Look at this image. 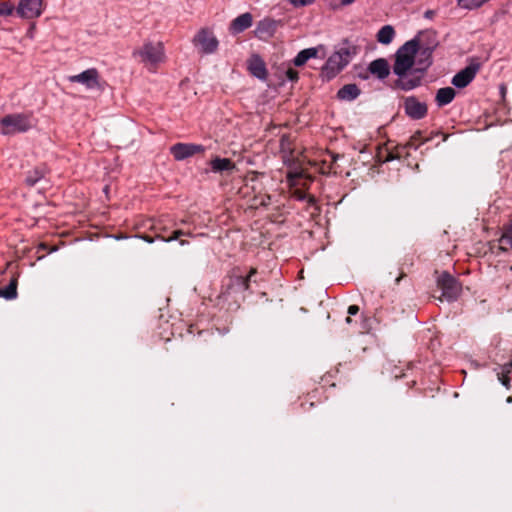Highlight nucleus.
Instances as JSON below:
<instances>
[{
  "instance_id": "obj_1",
  "label": "nucleus",
  "mask_w": 512,
  "mask_h": 512,
  "mask_svg": "<svg viewBox=\"0 0 512 512\" xmlns=\"http://www.w3.org/2000/svg\"><path fill=\"white\" fill-rule=\"evenodd\" d=\"M358 53L357 46L345 40L342 46L336 50L326 61L321 69L323 80L330 81L338 75Z\"/></svg>"
},
{
  "instance_id": "obj_2",
  "label": "nucleus",
  "mask_w": 512,
  "mask_h": 512,
  "mask_svg": "<svg viewBox=\"0 0 512 512\" xmlns=\"http://www.w3.org/2000/svg\"><path fill=\"white\" fill-rule=\"evenodd\" d=\"M420 49L419 35L403 44L395 54V62L393 72L397 76L406 74L409 70L414 69V65L420 57L418 54Z\"/></svg>"
},
{
  "instance_id": "obj_3",
  "label": "nucleus",
  "mask_w": 512,
  "mask_h": 512,
  "mask_svg": "<svg viewBox=\"0 0 512 512\" xmlns=\"http://www.w3.org/2000/svg\"><path fill=\"white\" fill-rule=\"evenodd\" d=\"M431 51L426 48L420 52L417 67L409 70L406 74L398 76L395 87L404 91L412 90L421 85V80L426 69L431 65Z\"/></svg>"
},
{
  "instance_id": "obj_4",
  "label": "nucleus",
  "mask_w": 512,
  "mask_h": 512,
  "mask_svg": "<svg viewBox=\"0 0 512 512\" xmlns=\"http://www.w3.org/2000/svg\"><path fill=\"white\" fill-rule=\"evenodd\" d=\"M134 56L139 57L150 70H155L157 66L165 60V50L162 42H145L141 48L133 52Z\"/></svg>"
},
{
  "instance_id": "obj_5",
  "label": "nucleus",
  "mask_w": 512,
  "mask_h": 512,
  "mask_svg": "<svg viewBox=\"0 0 512 512\" xmlns=\"http://www.w3.org/2000/svg\"><path fill=\"white\" fill-rule=\"evenodd\" d=\"M257 274L256 268H251L246 276L242 275H231L228 277L224 284L221 295L225 298L230 296L236 298L237 295L243 294L250 287L252 277Z\"/></svg>"
},
{
  "instance_id": "obj_6",
  "label": "nucleus",
  "mask_w": 512,
  "mask_h": 512,
  "mask_svg": "<svg viewBox=\"0 0 512 512\" xmlns=\"http://www.w3.org/2000/svg\"><path fill=\"white\" fill-rule=\"evenodd\" d=\"M3 134H15L26 132L32 128V116L30 114H9L0 121Z\"/></svg>"
},
{
  "instance_id": "obj_7",
  "label": "nucleus",
  "mask_w": 512,
  "mask_h": 512,
  "mask_svg": "<svg viewBox=\"0 0 512 512\" xmlns=\"http://www.w3.org/2000/svg\"><path fill=\"white\" fill-rule=\"evenodd\" d=\"M437 286L442 291L441 296L437 298L440 301L444 299L449 302L455 301L462 290L461 283L448 272H442L437 277Z\"/></svg>"
},
{
  "instance_id": "obj_8",
  "label": "nucleus",
  "mask_w": 512,
  "mask_h": 512,
  "mask_svg": "<svg viewBox=\"0 0 512 512\" xmlns=\"http://www.w3.org/2000/svg\"><path fill=\"white\" fill-rule=\"evenodd\" d=\"M68 80L71 83L82 84L88 90H104L105 81L101 79V76L96 68H90L79 74L71 75L68 77Z\"/></svg>"
},
{
  "instance_id": "obj_9",
  "label": "nucleus",
  "mask_w": 512,
  "mask_h": 512,
  "mask_svg": "<svg viewBox=\"0 0 512 512\" xmlns=\"http://www.w3.org/2000/svg\"><path fill=\"white\" fill-rule=\"evenodd\" d=\"M196 47H200L201 52L205 54L214 53L218 48V40L213 32L208 28H202L193 38Z\"/></svg>"
},
{
  "instance_id": "obj_10",
  "label": "nucleus",
  "mask_w": 512,
  "mask_h": 512,
  "mask_svg": "<svg viewBox=\"0 0 512 512\" xmlns=\"http://www.w3.org/2000/svg\"><path fill=\"white\" fill-rule=\"evenodd\" d=\"M43 12V0H20L16 13L21 18H38Z\"/></svg>"
},
{
  "instance_id": "obj_11",
  "label": "nucleus",
  "mask_w": 512,
  "mask_h": 512,
  "mask_svg": "<svg viewBox=\"0 0 512 512\" xmlns=\"http://www.w3.org/2000/svg\"><path fill=\"white\" fill-rule=\"evenodd\" d=\"M205 147L200 144L193 143H176L170 148V153L178 160H184L198 153H203Z\"/></svg>"
},
{
  "instance_id": "obj_12",
  "label": "nucleus",
  "mask_w": 512,
  "mask_h": 512,
  "mask_svg": "<svg viewBox=\"0 0 512 512\" xmlns=\"http://www.w3.org/2000/svg\"><path fill=\"white\" fill-rule=\"evenodd\" d=\"M280 26H282L281 20L266 17L257 23L254 33L259 39L268 40L275 35Z\"/></svg>"
},
{
  "instance_id": "obj_13",
  "label": "nucleus",
  "mask_w": 512,
  "mask_h": 512,
  "mask_svg": "<svg viewBox=\"0 0 512 512\" xmlns=\"http://www.w3.org/2000/svg\"><path fill=\"white\" fill-rule=\"evenodd\" d=\"M404 111L414 120L423 119L428 112L427 105L420 102L415 96H409L404 99Z\"/></svg>"
},
{
  "instance_id": "obj_14",
  "label": "nucleus",
  "mask_w": 512,
  "mask_h": 512,
  "mask_svg": "<svg viewBox=\"0 0 512 512\" xmlns=\"http://www.w3.org/2000/svg\"><path fill=\"white\" fill-rule=\"evenodd\" d=\"M153 230L155 231V238L161 239L165 242H171L173 240H179L180 245H186L188 242L186 240L180 239L182 236L188 235L187 232L176 229L168 234V229L165 226H162L160 223L153 225Z\"/></svg>"
},
{
  "instance_id": "obj_15",
  "label": "nucleus",
  "mask_w": 512,
  "mask_h": 512,
  "mask_svg": "<svg viewBox=\"0 0 512 512\" xmlns=\"http://www.w3.org/2000/svg\"><path fill=\"white\" fill-rule=\"evenodd\" d=\"M476 72L477 67L469 65L454 75L452 78V84L457 88H465L475 78Z\"/></svg>"
},
{
  "instance_id": "obj_16",
  "label": "nucleus",
  "mask_w": 512,
  "mask_h": 512,
  "mask_svg": "<svg viewBox=\"0 0 512 512\" xmlns=\"http://www.w3.org/2000/svg\"><path fill=\"white\" fill-rule=\"evenodd\" d=\"M253 23V16L251 13L246 12L236 17L230 23L229 30L232 34H239L250 28Z\"/></svg>"
},
{
  "instance_id": "obj_17",
  "label": "nucleus",
  "mask_w": 512,
  "mask_h": 512,
  "mask_svg": "<svg viewBox=\"0 0 512 512\" xmlns=\"http://www.w3.org/2000/svg\"><path fill=\"white\" fill-rule=\"evenodd\" d=\"M426 140H422V133L420 131H417L414 133L409 141L407 142L406 146L404 147H396L395 150H392L388 153L385 161H391L394 159H399L401 157V150H403L406 147L417 149L420 144L424 143Z\"/></svg>"
},
{
  "instance_id": "obj_18",
  "label": "nucleus",
  "mask_w": 512,
  "mask_h": 512,
  "mask_svg": "<svg viewBox=\"0 0 512 512\" xmlns=\"http://www.w3.org/2000/svg\"><path fill=\"white\" fill-rule=\"evenodd\" d=\"M248 70L253 76L261 80H265L267 78L268 72L266 69L265 62L258 55H253L249 59Z\"/></svg>"
},
{
  "instance_id": "obj_19",
  "label": "nucleus",
  "mask_w": 512,
  "mask_h": 512,
  "mask_svg": "<svg viewBox=\"0 0 512 512\" xmlns=\"http://www.w3.org/2000/svg\"><path fill=\"white\" fill-rule=\"evenodd\" d=\"M368 71L381 80L385 79L390 74L389 63L384 58H378L369 64Z\"/></svg>"
},
{
  "instance_id": "obj_20",
  "label": "nucleus",
  "mask_w": 512,
  "mask_h": 512,
  "mask_svg": "<svg viewBox=\"0 0 512 512\" xmlns=\"http://www.w3.org/2000/svg\"><path fill=\"white\" fill-rule=\"evenodd\" d=\"M497 242V244L492 245V250L497 249L501 252L512 251V222L504 227L503 233Z\"/></svg>"
},
{
  "instance_id": "obj_21",
  "label": "nucleus",
  "mask_w": 512,
  "mask_h": 512,
  "mask_svg": "<svg viewBox=\"0 0 512 512\" xmlns=\"http://www.w3.org/2000/svg\"><path fill=\"white\" fill-rule=\"evenodd\" d=\"M211 170L215 173L232 172L235 170V163L229 158L215 157L210 162Z\"/></svg>"
},
{
  "instance_id": "obj_22",
  "label": "nucleus",
  "mask_w": 512,
  "mask_h": 512,
  "mask_svg": "<svg viewBox=\"0 0 512 512\" xmlns=\"http://www.w3.org/2000/svg\"><path fill=\"white\" fill-rule=\"evenodd\" d=\"M456 92L452 87L440 88L436 92L435 101L438 107L450 104L455 98Z\"/></svg>"
},
{
  "instance_id": "obj_23",
  "label": "nucleus",
  "mask_w": 512,
  "mask_h": 512,
  "mask_svg": "<svg viewBox=\"0 0 512 512\" xmlns=\"http://www.w3.org/2000/svg\"><path fill=\"white\" fill-rule=\"evenodd\" d=\"M361 93V90L356 84H346L340 88L337 92V97L344 101H353Z\"/></svg>"
},
{
  "instance_id": "obj_24",
  "label": "nucleus",
  "mask_w": 512,
  "mask_h": 512,
  "mask_svg": "<svg viewBox=\"0 0 512 512\" xmlns=\"http://www.w3.org/2000/svg\"><path fill=\"white\" fill-rule=\"evenodd\" d=\"M319 48H322V46L301 50L293 60L294 65L300 67L303 66L309 59L316 58Z\"/></svg>"
},
{
  "instance_id": "obj_25",
  "label": "nucleus",
  "mask_w": 512,
  "mask_h": 512,
  "mask_svg": "<svg viewBox=\"0 0 512 512\" xmlns=\"http://www.w3.org/2000/svg\"><path fill=\"white\" fill-rule=\"evenodd\" d=\"M18 278L13 276L5 288H0V297L12 300L17 297Z\"/></svg>"
},
{
  "instance_id": "obj_26",
  "label": "nucleus",
  "mask_w": 512,
  "mask_h": 512,
  "mask_svg": "<svg viewBox=\"0 0 512 512\" xmlns=\"http://www.w3.org/2000/svg\"><path fill=\"white\" fill-rule=\"evenodd\" d=\"M395 36V30L391 25L383 26L377 33V40L382 44H390Z\"/></svg>"
},
{
  "instance_id": "obj_27",
  "label": "nucleus",
  "mask_w": 512,
  "mask_h": 512,
  "mask_svg": "<svg viewBox=\"0 0 512 512\" xmlns=\"http://www.w3.org/2000/svg\"><path fill=\"white\" fill-rule=\"evenodd\" d=\"M271 201V196L267 193H261L259 191L258 193H255L253 198L251 199L250 207L253 209H258L260 207H267L269 206Z\"/></svg>"
},
{
  "instance_id": "obj_28",
  "label": "nucleus",
  "mask_w": 512,
  "mask_h": 512,
  "mask_svg": "<svg viewBox=\"0 0 512 512\" xmlns=\"http://www.w3.org/2000/svg\"><path fill=\"white\" fill-rule=\"evenodd\" d=\"M16 11L15 6L7 1H0V15L10 16Z\"/></svg>"
},
{
  "instance_id": "obj_29",
  "label": "nucleus",
  "mask_w": 512,
  "mask_h": 512,
  "mask_svg": "<svg viewBox=\"0 0 512 512\" xmlns=\"http://www.w3.org/2000/svg\"><path fill=\"white\" fill-rule=\"evenodd\" d=\"M286 77L292 81V82H296L299 78V74H298V71L293 69V68H289L287 71H286Z\"/></svg>"
},
{
  "instance_id": "obj_30",
  "label": "nucleus",
  "mask_w": 512,
  "mask_h": 512,
  "mask_svg": "<svg viewBox=\"0 0 512 512\" xmlns=\"http://www.w3.org/2000/svg\"><path fill=\"white\" fill-rule=\"evenodd\" d=\"M315 0H289L294 7H302L313 3Z\"/></svg>"
},
{
  "instance_id": "obj_31",
  "label": "nucleus",
  "mask_w": 512,
  "mask_h": 512,
  "mask_svg": "<svg viewBox=\"0 0 512 512\" xmlns=\"http://www.w3.org/2000/svg\"><path fill=\"white\" fill-rule=\"evenodd\" d=\"M36 176H28L26 178V183L30 186H33L37 183V181L40 179V175H38L37 172H35Z\"/></svg>"
},
{
  "instance_id": "obj_32",
  "label": "nucleus",
  "mask_w": 512,
  "mask_h": 512,
  "mask_svg": "<svg viewBox=\"0 0 512 512\" xmlns=\"http://www.w3.org/2000/svg\"><path fill=\"white\" fill-rule=\"evenodd\" d=\"M331 165L329 166V171L331 172L333 170L334 173L336 171L334 170L333 165L336 163L337 159L340 157L338 154H331Z\"/></svg>"
},
{
  "instance_id": "obj_33",
  "label": "nucleus",
  "mask_w": 512,
  "mask_h": 512,
  "mask_svg": "<svg viewBox=\"0 0 512 512\" xmlns=\"http://www.w3.org/2000/svg\"><path fill=\"white\" fill-rule=\"evenodd\" d=\"M348 314L349 315H356L359 312V306L357 305H350L348 307Z\"/></svg>"
},
{
  "instance_id": "obj_34",
  "label": "nucleus",
  "mask_w": 512,
  "mask_h": 512,
  "mask_svg": "<svg viewBox=\"0 0 512 512\" xmlns=\"http://www.w3.org/2000/svg\"><path fill=\"white\" fill-rule=\"evenodd\" d=\"M499 380L504 386L508 387L510 379L507 375L502 373L501 375H499Z\"/></svg>"
},
{
  "instance_id": "obj_35",
  "label": "nucleus",
  "mask_w": 512,
  "mask_h": 512,
  "mask_svg": "<svg viewBox=\"0 0 512 512\" xmlns=\"http://www.w3.org/2000/svg\"><path fill=\"white\" fill-rule=\"evenodd\" d=\"M300 198H301V199H307V201H308V203H309V204H315V202H316L315 197H314V196H312V195H303V196H301Z\"/></svg>"
},
{
  "instance_id": "obj_36",
  "label": "nucleus",
  "mask_w": 512,
  "mask_h": 512,
  "mask_svg": "<svg viewBox=\"0 0 512 512\" xmlns=\"http://www.w3.org/2000/svg\"><path fill=\"white\" fill-rule=\"evenodd\" d=\"M435 14H436V12H435L434 10H427V11H425V13H424V17H425L426 19H433V18H434V16H435Z\"/></svg>"
},
{
  "instance_id": "obj_37",
  "label": "nucleus",
  "mask_w": 512,
  "mask_h": 512,
  "mask_svg": "<svg viewBox=\"0 0 512 512\" xmlns=\"http://www.w3.org/2000/svg\"><path fill=\"white\" fill-rule=\"evenodd\" d=\"M144 241L148 242V243H153L154 242V238L149 236V235H142L140 236Z\"/></svg>"
},
{
  "instance_id": "obj_38",
  "label": "nucleus",
  "mask_w": 512,
  "mask_h": 512,
  "mask_svg": "<svg viewBox=\"0 0 512 512\" xmlns=\"http://www.w3.org/2000/svg\"><path fill=\"white\" fill-rule=\"evenodd\" d=\"M285 141H288V136L287 135H283L281 137V146L284 147L285 145Z\"/></svg>"
},
{
  "instance_id": "obj_39",
  "label": "nucleus",
  "mask_w": 512,
  "mask_h": 512,
  "mask_svg": "<svg viewBox=\"0 0 512 512\" xmlns=\"http://www.w3.org/2000/svg\"><path fill=\"white\" fill-rule=\"evenodd\" d=\"M506 372L509 373L512 370V362H509L505 365Z\"/></svg>"
},
{
  "instance_id": "obj_40",
  "label": "nucleus",
  "mask_w": 512,
  "mask_h": 512,
  "mask_svg": "<svg viewBox=\"0 0 512 512\" xmlns=\"http://www.w3.org/2000/svg\"><path fill=\"white\" fill-rule=\"evenodd\" d=\"M354 1L355 0H341L343 5H349V4L353 3Z\"/></svg>"
},
{
  "instance_id": "obj_41",
  "label": "nucleus",
  "mask_w": 512,
  "mask_h": 512,
  "mask_svg": "<svg viewBox=\"0 0 512 512\" xmlns=\"http://www.w3.org/2000/svg\"><path fill=\"white\" fill-rule=\"evenodd\" d=\"M405 277V274L404 273H401L399 277L396 278L395 282L396 284H399L400 280Z\"/></svg>"
},
{
  "instance_id": "obj_42",
  "label": "nucleus",
  "mask_w": 512,
  "mask_h": 512,
  "mask_svg": "<svg viewBox=\"0 0 512 512\" xmlns=\"http://www.w3.org/2000/svg\"><path fill=\"white\" fill-rule=\"evenodd\" d=\"M501 94H502L503 97L505 96V94H506V87L505 86H501Z\"/></svg>"
},
{
  "instance_id": "obj_43",
  "label": "nucleus",
  "mask_w": 512,
  "mask_h": 512,
  "mask_svg": "<svg viewBox=\"0 0 512 512\" xmlns=\"http://www.w3.org/2000/svg\"><path fill=\"white\" fill-rule=\"evenodd\" d=\"M352 322V319L350 317V315L346 318V323L350 324Z\"/></svg>"
},
{
  "instance_id": "obj_44",
  "label": "nucleus",
  "mask_w": 512,
  "mask_h": 512,
  "mask_svg": "<svg viewBox=\"0 0 512 512\" xmlns=\"http://www.w3.org/2000/svg\"><path fill=\"white\" fill-rule=\"evenodd\" d=\"M361 78H363V79H367V78H368V75H367V74H365V75H361Z\"/></svg>"
},
{
  "instance_id": "obj_45",
  "label": "nucleus",
  "mask_w": 512,
  "mask_h": 512,
  "mask_svg": "<svg viewBox=\"0 0 512 512\" xmlns=\"http://www.w3.org/2000/svg\"><path fill=\"white\" fill-rule=\"evenodd\" d=\"M507 401H508V402H512V397H511V396H510V397H508Z\"/></svg>"
}]
</instances>
